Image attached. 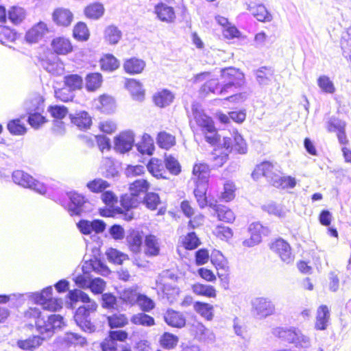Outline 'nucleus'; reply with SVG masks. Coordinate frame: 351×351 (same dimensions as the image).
Here are the masks:
<instances>
[{"label":"nucleus","mask_w":351,"mask_h":351,"mask_svg":"<svg viewBox=\"0 0 351 351\" xmlns=\"http://www.w3.org/2000/svg\"><path fill=\"white\" fill-rule=\"evenodd\" d=\"M25 18V11L23 8L13 5L8 10V19L13 25L20 24Z\"/></svg>","instance_id":"nucleus-58"},{"label":"nucleus","mask_w":351,"mask_h":351,"mask_svg":"<svg viewBox=\"0 0 351 351\" xmlns=\"http://www.w3.org/2000/svg\"><path fill=\"white\" fill-rule=\"evenodd\" d=\"M53 289L51 286H47L40 291L29 293V298L36 304H40L43 308L47 297L52 295Z\"/></svg>","instance_id":"nucleus-46"},{"label":"nucleus","mask_w":351,"mask_h":351,"mask_svg":"<svg viewBox=\"0 0 351 351\" xmlns=\"http://www.w3.org/2000/svg\"><path fill=\"white\" fill-rule=\"evenodd\" d=\"M160 203V196L155 192H147L143 200V204L151 210H156Z\"/></svg>","instance_id":"nucleus-61"},{"label":"nucleus","mask_w":351,"mask_h":351,"mask_svg":"<svg viewBox=\"0 0 351 351\" xmlns=\"http://www.w3.org/2000/svg\"><path fill=\"white\" fill-rule=\"evenodd\" d=\"M104 6L100 2L90 3L84 9V16L91 20H99L104 15Z\"/></svg>","instance_id":"nucleus-31"},{"label":"nucleus","mask_w":351,"mask_h":351,"mask_svg":"<svg viewBox=\"0 0 351 351\" xmlns=\"http://www.w3.org/2000/svg\"><path fill=\"white\" fill-rule=\"evenodd\" d=\"M232 149L238 154H245L247 152V145L243 136L236 131L233 136Z\"/></svg>","instance_id":"nucleus-63"},{"label":"nucleus","mask_w":351,"mask_h":351,"mask_svg":"<svg viewBox=\"0 0 351 351\" xmlns=\"http://www.w3.org/2000/svg\"><path fill=\"white\" fill-rule=\"evenodd\" d=\"M90 36V30L85 22L78 21L75 24L72 36L75 40L84 43L89 40Z\"/></svg>","instance_id":"nucleus-34"},{"label":"nucleus","mask_w":351,"mask_h":351,"mask_svg":"<svg viewBox=\"0 0 351 351\" xmlns=\"http://www.w3.org/2000/svg\"><path fill=\"white\" fill-rule=\"evenodd\" d=\"M191 110L194 119L205 134V141L213 145L220 142V136L218 134L213 119L208 116L201 108L198 103H193Z\"/></svg>","instance_id":"nucleus-4"},{"label":"nucleus","mask_w":351,"mask_h":351,"mask_svg":"<svg viewBox=\"0 0 351 351\" xmlns=\"http://www.w3.org/2000/svg\"><path fill=\"white\" fill-rule=\"evenodd\" d=\"M122 36L121 30L114 24L107 25L104 29L103 39L104 43L108 45H117L121 40Z\"/></svg>","instance_id":"nucleus-22"},{"label":"nucleus","mask_w":351,"mask_h":351,"mask_svg":"<svg viewBox=\"0 0 351 351\" xmlns=\"http://www.w3.org/2000/svg\"><path fill=\"white\" fill-rule=\"evenodd\" d=\"M134 145L137 151L142 155L152 156L155 150L154 140L147 133L143 135L141 141Z\"/></svg>","instance_id":"nucleus-33"},{"label":"nucleus","mask_w":351,"mask_h":351,"mask_svg":"<svg viewBox=\"0 0 351 351\" xmlns=\"http://www.w3.org/2000/svg\"><path fill=\"white\" fill-rule=\"evenodd\" d=\"M119 300V297L117 298L114 293L110 292L104 293L101 296V305L105 309L119 312L121 311Z\"/></svg>","instance_id":"nucleus-29"},{"label":"nucleus","mask_w":351,"mask_h":351,"mask_svg":"<svg viewBox=\"0 0 351 351\" xmlns=\"http://www.w3.org/2000/svg\"><path fill=\"white\" fill-rule=\"evenodd\" d=\"M51 47L53 53L64 56L73 51V47L69 38L64 36L53 38L51 41Z\"/></svg>","instance_id":"nucleus-17"},{"label":"nucleus","mask_w":351,"mask_h":351,"mask_svg":"<svg viewBox=\"0 0 351 351\" xmlns=\"http://www.w3.org/2000/svg\"><path fill=\"white\" fill-rule=\"evenodd\" d=\"M143 246L144 247L143 252L148 258L155 257L160 254L159 239L152 233L145 235Z\"/></svg>","instance_id":"nucleus-18"},{"label":"nucleus","mask_w":351,"mask_h":351,"mask_svg":"<svg viewBox=\"0 0 351 351\" xmlns=\"http://www.w3.org/2000/svg\"><path fill=\"white\" fill-rule=\"evenodd\" d=\"M134 138L135 134L132 130L120 132L114 138V149L121 154L130 152L135 145Z\"/></svg>","instance_id":"nucleus-10"},{"label":"nucleus","mask_w":351,"mask_h":351,"mask_svg":"<svg viewBox=\"0 0 351 351\" xmlns=\"http://www.w3.org/2000/svg\"><path fill=\"white\" fill-rule=\"evenodd\" d=\"M195 185L193 194L199 207L204 208L208 205L206 193L208 188V177L201 176L199 178H195Z\"/></svg>","instance_id":"nucleus-13"},{"label":"nucleus","mask_w":351,"mask_h":351,"mask_svg":"<svg viewBox=\"0 0 351 351\" xmlns=\"http://www.w3.org/2000/svg\"><path fill=\"white\" fill-rule=\"evenodd\" d=\"M160 289L163 294V298H165L170 304L176 301L180 292L178 286L167 282H160Z\"/></svg>","instance_id":"nucleus-35"},{"label":"nucleus","mask_w":351,"mask_h":351,"mask_svg":"<svg viewBox=\"0 0 351 351\" xmlns=\"http://www.w3.org/2000/svg\"><path fill=\"white\" fill-rule=\"evenodd\" d=\"M144 237L143 230L136 228H130L128 230L125 239L128 248L134 254H138L141 252Z\"/></svg>","instance_id":"nucleus-12"},{"label":"nucleus","mask_w":351,"mask_h":351,"mask_svg":"<svg viewBox=\"0 0 351 351\" xmlns=\"http://www.w3.org/2000/svg\"><path fill=\"white\" fill-rule=\"evenodd\" d=\"M156 143L159 147L168 149L175 145V137L165 131L160 132L156 137Z\"/></svg>","instance_id":"nucleus-55"},{"label":"nucleus","mask_w":351,"mask_h":351,"mask_svg":"<svg viewBox=\"0 0 351 351\" xmlns=\"http://www.w3.org/2000/svg\"><path fill=\"white\" fill-rule=\"evenodd\" d=\"M96 108L101 112L110 114L114 112L116 108L114 99L106 94L100 95L98 98V104Z\"/></svg>","instance_id":"nucleus-30"},{"label":"nucleus","mask_w":351,"mask_h":351,"mask_svg":"<svg viewBox=\"0 0 351 351\" xmlns=\"http://www.w3.org/2000/svg\"><path fill=\"white\" fill-rule=\"evenodd\" d=\"M252 308L260 318H265L274 314L275 306L272 302L265 298H258L252 301Z\"/></svg>","instance_id":"nucleus-15"},{"label":"nucleus","mask_w":351,"mask_h":351,"mask_svg":"<svg viewBox=\"0 0 351 351\" xmlns=\"http://www.w3.org/2000/svg\"><path fill=\"white\" fill-rule=\"evenodd\" d=\"M125 88L130 93L133 99L142 101L145 99V90L143 88V84L138 80L134 78L126 79Z\"/></svg>","instance_id":"nucleus-24"},{"label":"nucleus","mask_w":351,"mask_h":351,"mask_svg":"<svg viewBox=\"0 0 351 351\" xmlns=\"http://www.w3.org/2000/svg\"><path fill=\"white\" fill-rule=\"evenodd\" d=\"M66 299L68 304L70 303L73 304L77 302H84V304L95 302L89 297L88 293L77 289L69 291L66 295Z\"/></svg>","instance_id":"nucleus-32"},{"label":"nucleus","mask_w":351,"mask_h":351,"mask_svg":"<svg viewBox=\"0 0 351 351\" xmlns=\"http://www.w3.org/2000/svg\"><path fill=\"white\" fill-rule=\"evenodd\" d=\"M179 341L177 335L169 332H165L160 337L159 343L162 348L167 350L174 348Z\"/></svg>","instance_id":"nucleus-56"},{"label":"nucleus","mask_w":351,"mask_h":351,"mask_svg":"<svg viewBox=\"0 0 351 351\" xmlns=\"http://www.w3.org/2000/svg\"><path fill=\"white\" fill-rule=\"evenodd\" d=\"M164 166L173 176H178L182 171L181 165L178 159L171 154L165 156Z\"/></svg>","instance_id":"nucleus-51"},{"label":"nucleus","mask_w":351,"mask_h":351,"mask_svg":"<svg viewBox=\"0 0 351 351\" xmlns=\"http://www.w3.org/2000/svg\"><path fill=\"white\" fill-rule=\"evenodd\" d=\"M145 62L136 57H132L125 60L123 67L125 72L130 75L141 73L145 67Z\"/></svg>","instance_id":"nucleus-26"},{"label":"nucleus","mask_w":351,"mask_h":351,"mask_svg":"<svg viewBox=\"0 0 351 351\" xmlns=\"http://www.w3.org/2000/svg\"><path fill=\"white\" fill-rule=\"evenodd\" d=\"M193 308L208 321L212 320L214 317L213 306L208 303L196 301L193 303Z\"/></svg>","instance_id":"nucleus-44"},{"label":"nucleus","mask_w":351,"mask_h":351,"mask_svg":"<svg viewBox=\"0 0 351 351\" xmlns=\"http://www.w3.org/2000/svg\"><path fill=\"white\" fill-rule=\"evenodd\" d=\"M69 117L71 123L76 125L80 130L86 131L92 125V117L85 110H80L75 114L69 113Z\"/></svg>","instance_id":"nucleus-20"},{"label":"nucleus","mask_w":351,"mask_h":351,"mask_svg":"<svg viewBox=\"0 0 351 351\" xmlns=\"http://www.w3.org/2000/svg\"><path fill=\"white\" fill-rule=\"evenodd\" d=\"M102 71L112 73L120 67V61L112 53H106L99 60Z\"/></svg>","instance_id":"nucleus-28"},{"label":"nucleus","mask_w":351,"mask_h":351,"mask_svg":"<svg viewBox=\"0 0 351 351\" xmlns=\"http://www.w3.org/2000/svg\"><path fill=\"white\" fill-rule=\"evenodd\" d=\"M317 86L324 94H333L336 88L333 82L327 75H320L317 80Z\"/></svg>","instance_id":"nucleus-59"},{"label":"nucleus","mask_w":351,"mask_h":351,"mask_svg":"<svg viewBox=\"0 0 351 351\" xmlns=\"http://www.w3.org/2000/svg\"><path fill=\"white\" fill-rule=\"evenodd\" d=\"M12 181L22 187L29 189L47 197L49 185L36 180L33 176L23 170H16L12 173Z\"/></svg>","instance_id":"nucleus-7"},{"label":"nucleus","mask_w":351,"mask_h":351,"mask_svg":"<svg viewBox=\"0 0 351 351\" xmlns=\"http://www.w3.org/2000/svg\"><path fill=\"white\" fill-rule=\"evenodd\" d=\"M330 313L326 305H321L317 310L315 328L317 330H324L327 328Z\"/></svg>","instance_id":"nucleus-37"},{"label":"nucleus","mask_w":351,"mask_h":351,"mask_svg":"<svg viewBox=\"0 0 351 351\" xmlns=\"http://www.w3.org/2000/svg\"><path fill=\"white\" fill-rule=\"evenodd\" d=\"M23 108L25 114L21 116V118L26 117V122L32 128L39 129L47 121L43 115L45 98L40 95L35 93L28 97L23 104Z\"/></svg>","instance_id":"nucleus-3"},{"label":"nucleus","mask_w":351,"mask_h":351,"mask_svg":"<svg viewBox=\"0 0 351 351\" xmlns=\"http://www.w3.org/2000/svg\"><path fill=\"white\" fill-rule=\"evenodd\" d=\"M107 324L111 329L123 328L128 324V319L125 314L113 313L106 316Z\"/></svg>","instance_id":"nucleus-45"},{"label":"nucleus","mask_w":351,"mask_h":351,"mask_svg":"<svg viewBox=\"0 0 351 351\" xmlns=\"http://www.w3.org/2000/svg\"><path fill=\"white\" fill-rule=\"evenodd\" d=\"M100 348L101 351H125V349H129L130 347L118 344L114 338L109 335L101 342Z\"/></svg>","instance_id":"nucleus-48"},{"label":"nucleus","mask_w":351,"mask_h":351,"mask_svg":"<svg viewBox=\"0 0 351 351\" xmlns=\"http://www.w3.org/2000/svg\"><path fill=\"white\" fill-rule=\"evenodd\" d=\"M140 294L135 289H125L120 294L119 300L122 304L133 306L137 304Z\"/></svg>","instance_id":"nucleus-50"},{"label":"nucleus","mask_w":351,"mask_h":351,"mask_svg":"<svg viewBox=\"0 0 351 351\" xmlns=\"http://www.w3.org/2000/svg\"><path fill=\"white\" fill-rule=\"evenodd\" d=\"M256 82L260 86L269 85L274 75V69L271 67L263 66L254 71Z\"/></svg>","instance_id":"nucleus-36"},{"label":"nucleus","mask_w":351,"mask_h":351,"mask_svg":"<svg viewBox=\"0 0 351 351\" xmlns=\"http://www.w3.org/2000/svg\"><path fill=\"white\" fill-rule=\"evenodd\" d=\"M146 167L148 172L156 179L167 180L168 178L164 175V165L160 159L156 158H150L147 164Z\"/></svg>","instance_id":"nucleus-27"},{"label":"nucleus","mask_w":351,"mask_h":351,"mask_svg":"<svg viewBox=\"0 0 351 351\" xmlns=\"http://www.w3.org/2000/svg\"><path fill=\"white\" fill-rule=\"evenodd\" d=\"M103 82V76L99 72L88 73L85 77V88L88 92L97 90Z\"/></svg>","instance_id":"nucleus-40"},{"label":"nucleus","mask_w":351,"mask_h":351,"mask_svg":"<svg viewBox=\"0 0 351 351\" xmlns=\"http://www.w3.org/2000/svg\"><path fill=\"white\" fill-rule=\"evenodd\" d=\"M48 31L47 25L40 21L26 32L25 40L29 44L36 43L44 37Z\"/></svg>","instance_id":"nucleus-16"},{"label":"nucleus","mask_w":351,"mask_h":351,"mask_svg":"<svg viewBox=\"0 0 351 351\" xmlns=\"http://www.w3.org/2000/svg\"><path fill=\"white\" fill-rule=\"evenodd\" d=\"M261 208L263 211L267 213L269 215H274L278 218H285L286 217V211L284 209V206L274 201L263 204Z\"/></svg>","instance_id":"nucleus-42"},{"label":"nucleus","mask_w":351,"mask_h":351,"mask_svg":"<svg viewBox=\"0 0 351 351\" xmlns=\"http://www.w3.org/2000/svg\"><path fill=\"white\" fill-rule=\"evenodd\" d=\"M86 186L93 193H101L104 190L110 187V184L101 178H95L88 182Z\"/></svg>","instance_id":"nucleus-52"},{"label":"nucleus","mask_w":351,"mask_h":351,"mask_svg":"<svg viewBox=\"0 0 351 351\" xmlns=\"http://www.w3.org/2000/svg\"><path fill=\"white\" fill-rule=\"evenodd\" d=\"M106 255L110 263L117 265H121L123 261L129 259L128 254L112 247L107 250Z\"/></svg>","instance_id":"nucleus-57"},{"label":"nucleus","mask_w":351,"mask_h":351,"mask_svg":"<svg viewBox=\"0 0 351 351\" xmlns=\"http://www.w3.org/2000/svg\"><path fill=\"white\" fill-rule=\"evenodd\" d=\"M221 77L223 79L221 86L224 93H227L232 88H241L245 82V75L239 69L226 67L221 70Z\"/></svg>","instance_id":"nucleus-8"},{"label":"nucleus","mask_w":351,"mask_h":351,"mask_svg":"<svg viewBox=\"0 0 351 351\" xmlns=\"http://www.w3.org/2000/svg\"><path fill=\"white\" fill-rule=\"evenodd\" d=\"M58 184L49 185L47 197L60 204L71 217H80L91 210V204L85 195L75 190L65 191Z\"/></svg>","instance_id":"nucleus-2"},{"label":"nucleus","mask_w":351,"mask_h":351,"mask_svg":"<svg viewBox=\"0 0 351 351\" xmlns=\"http://www.w3.org/2000/svg\"><path fill=\"white\" fill-rule=\"evenodd\" d=\"M47 111L54 120H62L69 114L68 108L64 105H51L48 107Z\"/></svg>","instance_id":"nucleus-64"},{"label":"nucleus","mask_w":351,"mask_h":351,"mask_svg":"<svg viewBox=\"0 0 351 351\" xmlns=\"http://www.w3.org/2000/svg\"><path fill=\"white\" fill-rule=\"evenodd\" d=\"M193 292L200 296L207 298H216L217 291L214 286L210 285H204L199 282L195 283L191 287Z\"/></svg>","instance_id":"nucleus-41"},{"label":"nucleus","mask_w":351,"mask_h":351,"mask_svg":"<svg viewBox=\"0 0 351 351\" xmlns=\"http://www.w3.org/2000/svg\"><path fill=\"white\" fill-rule=\"evenodd\" d=\"M254 16L260 22H269L272 20V16L263 4H258L256 8H250Z\"/></svg>","instance_id":"nucleus-53"},{"label":"nucleus","mask_w":351,"mask_h":351,"mask_svg":"<svg viewBox=\"0 0 351 351\" xmlns=\"http://www.w3.org/2000/svg\"><path fill=\"white\" fill-rule=\"evenodd\" d=\"M154 13L158 20L167 23H173L176 18L174 8L162 1L155 5Z\"/></svg>","instance_id":"nucleus-19"},{"label":"nucleus","mask_w":351,"mask_h":351,"mask_svg":"<svg viewBox=\"0 0 351 351\" xmlns=\"http://www.w3.org/2000/svg\"><path fill=\"white\" fill-rule=\"evenodd\" d=\"M347 123L345 121L336 116H331L325 122L326 129L329 133H337L346 128Z\"/></svg>","instance_id":"nucleus-43"},{"label":"nucleus","mask_w":351,"mask_h":351,"mask_svg":"<svg viewBox=\"0 0 351 351\" xmlns=\"http://www.w3.org/2000/svg\"><path fill=\"white\" fill-rule=\"evenodd\" d=\"M223 88L221 86V83L217 82L215 80H210L206 81L200 88L199 94L206 97L209 93H214L216 95H224Z\"/></svg>","instance_id":"nucleus-39"},{"label":"nucleus","mask_w":351,"mask_h":351,"mask_svg":"<svg viewBox=\"0 0 351 351\" xmlns=\"http://www.w3.org/2000/svg\"><path fill=\"white\" fill-rule=\"evenodd\" d=\"M51 19L56 26L69 27L73 21L74 15L69 9L60 7L53 10Z\"/></svg>","instance_id":"nucleus-14"},{"label":"nucleus","mask_w":351,"mask_h":351,"mask_svg":"<svg viewBox=\"0 0 351 351\" xmlns=\"http://www.w3.org/2000/svg\"><path fill=\"white\" fill-rule=\"evenodd\" d=\"M236 186L233 181L227 180L223 184L221 198L226 202L232 201L235 197Z\"/></svg>","instance_id":"nucleus-62"},{"label":"nucleus","mask_w":351,"mask_h":351,"mask_svg":"<svg viewBox=\"0 0 351 351\" xmlns=\"http://www.w3.org/2000/svg\"><path fill=\"white\" fill-rule=\"evenodd\" d=\"M273 335L281 341L293 344L298 349H306L311 345V339L295 326L276 327L273 330Z\"/></svg>","instance_id":"nucleus-5"},{"label":"nucleus","mask_w":351,"mask_h":351,"mask_svg":"<svg viewBox=\"0 0 351 351\" xmlns=\"http://www.w3.org/2000/svg\"><path fill=\"white\" fill-rule=\"evenodd\" d=\"M271 251L277 254L282 261L289 264L293 261L294 256L291 253L290 244L284 239L278 237L269 244Z\"/></svg>","instance_id":"nucleus-11"},{"label":"nucleus","mask_w":351,"mask_h":351,"mask_svg":"<svg viewBox=\"0 0 351 351\" xmlns=\"http://www.w3.org/2000/svg\"><path fill=\"white\" fill-rule=\"evenodd\" d=\"M7 130L13 136L24 135L27 132V128L20 119H13L7 123Z\"/></svg>","instance_id":"nucleus-47"},{"label":"nucleus","mask_w":351,"mask_h":351,"mask_svg":"<svg viewBox=\"0 0 351 351\" xmlns=\"http://www.w3.org/2000/svg\"><path fill=\"white\" fill-rule=\"evenodd\" d=\"M165 322L169 326L181 328L186 325L184 315L171 308H169L163 316Z\"/></svg>","instance_id":"nucleus-25"},{"label":"nucleus","mask_w":351,"mask_h":351,"mask_svg":"<svg viewBox=\"0 0 351 351\" xmlns=\"http://www.w3.org/2000/svg\"><path fill=\"white\" fill-rule=\"evenodd\" d=\"M62 341L67 346H71L72 345H80V346L83 347L87 345V340L84 337H82L81 335L73 332H66L64 336L62 337Z\"/></svg>","instance_id":"nucleus-49"},{"label":"nucleus","mask_w":351,"mask_h":351,"mask_svg":"<svg viewBox=\"0 0 351 351\" xmlns=\"http://www.w3.org/2000/svg\"><path fill=\"white\" fill-rule=\"evenodd\" d=\"M120 169L121 162L111 157L106 158L105 163L101 167V175L107 179L118 178Z\"/></svg>","instance_id":"nucleus-23"},{"label":"nucleus","mask_w":351,"mask_h":351,"mask_svg":"<svg viewBox=\"0 0 351 351\" xmlns=\"http://www.w3.org/2000/svg\"><path fill=\"white\" fill-rule=\"evenodd\" d=\"M150 187V184L147 180L141 179L134 181L130 185L131 194L134 196H138L141 193H146Z\"/></svg>","instance_id":"nucleus-60"},{"label":"nucleus","mask_w":351,"mask_h":351,"mask_svg":"<svg viewBox=\"0 0 351 351\" xmlns=\"http://www.w3.org/2000/svg\"><path fill=\"white\" fill-rule=\"evenodd\" d=\"M174 93L168 88H162L156 92L152 96L154 105L160 108L170 106L174 101Z\"/></svg>","instance_id":"nucleus-21"},{"label":"nucleus","mask_w":351,"mask_h":351,"mask_svg":"<svg viewBox=\"0 0 351 351\" xmlns=\"http://www.w3.org/2000/svg\"><path fill=\"white\" fill-rule=\"evenodd\" d=\"M76 226L82 234L92 235V237L104 232L107 226L105 221L99 219H95L92 221L81 219Z\"/></svg>","instance_id":"nucleus-9"},{"label":"nucleus","mask_w":351,"mask_h":351,"mask_svg":"<svg viewBox=\"0 0 351 351\" xmlns=\"http://www.w3.org/2000/svg\"><path fill=\"white\" fill-rule=\"evenodd\" d=\"M26 317L35 319L36 330L40 335H32L26 339H19L16 346L21 350H33L41 346L44 341L50 339L57 330L64 326V317L59 314L44 315L37 307H30L25 313Z\"/></svg>","instance_id":"nucleus-1"},{"label":"nucleus","mask_w":351,"mask_h":351,"mask_svg":"<svg viewBox=\"0 0 351 351\" xmlns=\"http://www.w3.org/2000/svg\"><path fill=\"white\" fill-rule=\"evenodd\" d=\"M97 306L96 302H91L88 304H82L75 309L73 319L76 325L83 332L89 334L95 332L97 327L91 321V314L97 311Z\"/></svg>","instance_id":"nucleus-6"},{"label":"nucleus","mask_w":351,"mask_h":351,"mask_svg":"<svg viewBox=\"0 0 351 351\" xmlns=\"http://www.w3.org/2000/svg\"><path fill=\"white\" fill-rule=\"evenodd\" d=\"M83 77L76 73L66 75L63 80L64 86L66 87L71 93L82 89L83 87Z\"/></svg>","instance_id":"nucleus-38"},{"label":"nucleus","mask_w":351,"mask_h":351,"mask_svg":"<svg viewBox=\"0 0 351 351\" xmlns=\"http://www.w3.org/2000/svg\"><path fill=\"white\" fill-rule=\"evenodd\" d=\"M130 322L135 325L150 327L155 325L154 318L145 313H138L133 315L130 318Z\"/></svg>","instance_id":"nucleus-54"}]
</instances>
